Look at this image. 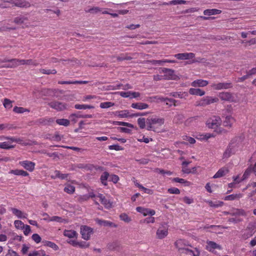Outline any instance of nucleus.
Returning <instances> with one entry per match:
<instances>
[{"label": "nucleus", "instance_id": "f257e3e1", "mask_svg": "<svg viewBox=\"0 0 256 256\" xmlns=\"http://www.w3.org/2000/svg\"><path fill=\"white\" fill-rule=\"evenodd\" d=\"M164 123V120L162 118H148L146 119V125L147 130H154V125L156 124H158L160 126L162 125Z\"/></svg>", "mask_w": 256, "mask_h": 256}, {"label": "nucleus", "instance_id": "f03ea898", "mask_svg": "<svg viewBox=\"0 0 256 256\" xmlns=\"http://www.w3.org/2000/svg\"><path fill=\"white\" fill-rule=\"evenodd\" d=\"M0 62H8V64H4L1 66L5 68H14L21 65L20 60L16 58H4L2 60H0Z\"/></svg>", "mask_w": 256, "mask_h": 256}, {"label": "nucleus", "instance_id": "7ed1b4c3", "mask_svg": "<svg viewBox=\"0 0 256 256\" xmlns=\"http://www.w3.org/2000/svg\"><path fill=\"white\" fill-rule=\"evenodd\" d=\"M222 120L220 116H214L208 118L206 122V125L210 128H216L220 125Z\"/></svg>", "mask_w": 256, "mask_h": 256}, {"label": "nucleus", "instance_id": "20e7f679", "mask_svg": "<svg viewBox=\"0 0 256 256\" xmlns=\"http://www.w3.org/2000/svg\"><path fill=\"white\" fill-rule=\"evenodd\" d=\"M218 102V98L216 97L207 96L203 98L197 102L196 106H205L206 105H208L214 102Z\"/></svg>", "mask_w": 256, "mask_h": 256}, {"label": "nucleus", "instance_id": "39448f33", "mask_svg": "<svg viewBox=\"0 0 256 256\" xmlns=\"http://www.w3.org/2000/svg\"><path fill=\"white\" fill-rule=\"evenodd\" d=\"M48 104L52 108L57 111H62L67 108L68 105L58 100H52Z\"/></svg>", "mask_w": 256, "mask_h": 256}, {"label": "nucleus", "instance_id": "423d86ee", "mask_svg": "<svg viewBox=\"0 0 256 256\" xmlns=\"http://www.w3.org/2000/svg\"><path fill=\"white\" fill-rule=\"evenodd\" d=\"M174 245L180 254H184L186 249L189 246L192 247L187 241L184 240H176L174 243Z\"/></svg>", "mask_w": 256, "mask_h": 256}, {"label": "nucleus", "instance_id": "0eeeda50", "mask_svg": "<svg viewBox=\"0 0 256 256\" xmlns=\"http://www.w3.org/2000/svg\"><path fill=\"white\" fill-rule=\"evenodd\" d=\"M80 234L83 239L86 240H88L93 234V229L87 226H80Z\"/></svg>", "mask_w": 256, "mask_h": 256}, {"label": "nucleus", "instance_id": "6e6552de", "mask_svg": "<svg viewBox=\"0 0 256 256\" xmlns=\"http://www.w3.org/2000/svg\"><path fill=\"white\" fill-rule=\"evenodd\" d=\"M168 226L166 223H162L156 232V236L159 239H162L168 234Z\"/></svg>", "mask_w": 256, "mask_h": 256}, {"label": "nucleus", "instance_id": "1a4fd4ad", "mask_svg": "<svg viewBox=\"0 0 256 256\" xmlns=\"http://www.w3.org/2000/svg\"><path fill=\"white\" fill-rule=\"evenodd\" d=\"M8 2L14 4V6L21 8H27L30 6V4L28 2L24 0H10L8 1Z\"/></svg>", "mask_w": 256, "mask_h": 256}, {"label": "nucleus", "instance_id": "9d476101", "mask_svg": "<svg viewBox=\"0 0 256 256\" xmlns=\"http://www.w3.org/2000/svg\"><path fill=\"white\" fill-rule=\"evenodd\" d=\"M212 87L215 90H220L222 89H228L232 87L231 82H220L218 84H213Z\"/></svg>", "mask_w": 256, "mask_h": 256}, {"label": "nucleus", "instance_id": "9b49d317", "mask_svg": "<svg viewBox=\"0 0 256 256\" xmlns=\"http://www.w3.org/2000/svg\"><path fill=\"white\" fill-rule=\"evenodd\" d=\"M174 56L178 60H186L192 59L194 58L195 54L192 52L179 53L176 54Z\"/></svg>", "mask_w": 256, "mask_h": 256}, {"label": "nucleus", "instance_id": "f8f14e48", "mask_svg": "<svg viewBox=\"0 0 256 256\" xmlns=\"http://www.w3.org/2000/svg\"><path fill=\"white\" fill-rule=\"evenodd\" d=\"M218 97L222 100L228 101L230 102H233L234 100V97L232 94L229 92H220Z\"/></svg>", "mask_w": 256, "mask_h": 256}, {"label": "nucleus", "instance_id": "ddd939ff", "mask_svg": "<svg viewBox=\"0 0 256 256\" xmlns=\"http://www.w3.org/2000/svg\"><path fill=\"white\" fill-rule=\"evenodd\" d=\"M54 122L52 118H42L36 120V124L43 126L50 125Z\"/></svg>", "mask_w": 256, "mask_h": 256}, {"label": "nucleus", "instance_id": "4468645a", "mask_svg": "<svg viewBox=\"0 0 256 256\" xmlns=\"http://www.w3.org/2000/svg\"><path fill=\"white\" fill-rule=\"evenodd\" d=\"M137 212L142 214L144 216H146L148 214L152 216H154L156 212L154 210L150 208H144L141 206H138L136 208Z\"/></svg>", "mask_w": 256, "mask_h": 256}, {"label": "nucleus", "instance_id": "2eb2a0df", "mask_svg": "<svg viewBox=\"0 0 256 256\" xmlns=\"http://www.w3.org/2000/svg\"><path fill=\"white\" fill-rule=\"evenodd\" d=\"M20 164L25 169L30 172H32L34 168L35 164L30 161L24 160L20 162Z\"/></svg>", "mask_w": 256, "mask_h": 256}, {"label": "nucleus", "instance_id": "dca6fc26", "mask_svg": "<svg viewBox=\"0 0 256 256\" xmlns=\"http://www.w3.org/2000/svg\"><path fill=\"white\" fill-rule=\"evenodd\" d=\"M96 224H98V225L100 226H109V227H116V225L114 223L110 222L108 220H100L99 218H96Z\"/></svg>", "mask_w": 256, "mask_h": 256}, {"label": "nucleus", "instance_id": "f3484780", "mask_svg": "<svg viewBox=\"0 0 256 256\" xmlns=\"http://www.w3.org/2000/svg\"><path fill=\"white\" fill-rule=\"evenodd\" d=\"M228 214L232 216H246V213L244 210L238 208H232L228 212Z\"/></svg>", "mask_w": 256, "mask_h": 256}, {"label": "nucleus", "instance_id": "a211bd4d", "mask_svg": "<svg viewBox=\"0 0 256 256\" xmlns=\"http://www.w3.org/2000/svg\"><path fill=\"white\" fill-rule=\"evenodd\" d=\"M235 122V119L231 116H226L223 122V125L225 127L231 128Z\"/></svg>", "mask_w": 256, "mask_h": 256}, {"label": "nucleus", "instance_id": "6ab92c4d", "mask_svg": "<svg viewBox=\"0 0 256 256\" xmlns=\"http://www.w3.org/2000/svg\"><path fill=\"white\" fill-rule=\"evenodd\" d=\"M28 18L23 16H20L16 17L14 19V22L17 24L24 25L27 26Z\"/></svg>", "mask_w": 256, "mask_h": 256}, {"label": "nucleus", "instance_id": "aec40b11", "mask_svg": "<svg viewBox=\"0 0 256 256\" xmlns=\"http://www.w3.org/2000/svg\"><path fill=\"white\" fill-rule=\"evenodd\" d=\"M207 246H206V250L209 251H212L215 249H218L221 250L222 247L220 246L218 244L215 242H212V241H208L206 242Z\"/></svg>", "mask_w": 256, "mask_h": 256}, {"label": "nucleus", "instance_id": "412c9836", "mask_svg": "<svg viewBox=\"0 0 256 256\" xmlns=\"http://www.w3.org/2000/svg\"><path fill=\"white\" fill-rule=\"evenodd\" d=\"M234 147V146L232 144L228 147L223 154V158H228L230 157L232 154L234 153L235 152Z\"/></svg>", "mask_w": 256, "mask_h": 256}, {"label": "nucleus", "instance_id": "4be33fe9", "mask_svg": "<svg viewBox=\"0 0 256 256\" xmlns=\"http://www.w3.org/2000/svg\"><path fill=\"white\" fill-rule=\"evenodd\" d=\"M228 172V170L226 167H222L220 168L216 173L214 176V178L222 177Z\"/></svg>", "mask_w": 256, "mask_h": 256}, {"label": "nucleus", "instance_id": "5701e85b", "mask_svg": "<svg viewBox=\"0 0 256 256\" xmlns=\"http://www.w3.org/2000/svg\"><path fill=\"white\" fill-rule=\"evenodd\" d=\"M132 108H133L142 110L146 109L148 108V105L146 103L143 102H136L132 103L131 105Z\"/></svg>", "mask_w": 256, "mask_h": 256}, {"label": "nucleus", "instance_id": "b1692460", "mask_svg": "<svg viewBox=\"0 0 256 256\" xmlns=\"http://www.w3.org/2000/svg\"><path fill=\"white\" fill-rule=\"evenodd\" d=\"M54 175L51 176V178L52 179H56V178H59L61 180H64V179H66L68 176V174H62L60 171L58 170H54Z\"/></svg>", "mask_w": 256, "mask_h": 256}, {"label": "nucleus", "instance_id": "393cba45", "mask_svg": "<svg viewBox=\"0 0 256 256\" xmlns=\"http://www.w3.org/2000/svg\"><path fill=\"white\" fill-rule=\"evenodd\" d=\"M64 235L70 238H77L78 234L76 231L74 230H65L63 232Z\"/></svg>", "mask_w": 256, "mask_h": 256}, {"label": "nucleus", "instance_id": "a878e982", "mask_svg": "<svg viewBox=\"0 0 256 256\" xmlns=\"http://www.w3.org/2000/svg\"><path fill=\"white\" fill-rule=\"evenodd\" d=\"M208 84V82L202 80H194L192 83V86L194 87H203L206 86Z\"/></svg>", "mask_w": 256, "mask_h": 256}, {"label": "nucleus", "instance_id": "bb28decb", "mask_svg": "<svg viewBox=\"0 0 256 256\" xmlns=\"http://www.w3.org/2000/svg\"><path fill=\"white\" fill-rule=\"evenodd\" d=\"M11 210L13 214L20 218H26L28 216L26 214L24 213L21 210L16 208H11Z\"/></svg>", "mask_w": 256, "mask_h": 256}, {"label": "nucleus", "instance_id": "cd10ccee", "mask_svg": "<svg viewBox=\"0 0 256 256\" xmlns=\"http://www.w3.org/2000/svg\"><path fill=\"white\" fill-rule=\"evenodd\" d=\"M44 220L47 221H54L64 224L68 222V220H66L62 218V217L58 216H53L51 217L50 219H48L47 218H44Z\"/></svg>", "mask_w": 256, "mask_h": 256}, {"label": "nucleus", "instance_id": "c85d7f7f", "mask_svg": "<svg viewBox=\"0 0 256 256\" xmlns=\"http://www.w3.org/2000/svg\"><path fill=\"white\" fill-rule=\"evenodd\" d=\"M10 174H14L16 176H28V173L26 171L22 170H12L9 172Z\"/></svg>", "mask_w": 256, "mask_h": 256}, {"label": "nucleus", "instance_id": "c756f323", "mask_svg": "<svg viewBox=\"0 0 256 256\" xmlns=\"http://www.w3.org/2000/svg\"><path fill=\"white\" fill-rule=\"evenodd\" d=\"M189 93L192 95L202 96L205 94V92L200 88H190L189 90Z\"/></svg>", "mask_w": 256, "mask_h": 256}, {"label": "nucleus", "instance_id": "7c9ffc66", "mask_svg": "<svg viewBox=\"0 0 256 256\" xmlns=\"http://www.w3.org/2000/svg\"><path fill=\"white\" fill-rule=\"evenodd\" d=\"M184 254H188L192 256H200V252L196 248H194V250L187 248Z\"/></svg>", "mask_w": 256, "mask_h": 256}, {"label": "nucleus", "instance_id": "2f4dec72", "mask_svg": "<svg viewBox=\"0 0 256 256\" xmlns=\"http://www.w3.org/2000/svg\"><path fill=\"white\" fill-rule=\"evenodd\" d=\"M42 243L44 246L51 248L54 250H58L59 249L58 246L53 242L48 240H43Z\"/></svg>", "mask_w": 256, "mask_h": 256}, {"label": "nucleus", "instance_id": "473e14b6", "mask_svg": "<svg viewBox=\"0 0 256 256\" xmlns=\"http://www.w3.org/2000/svg\"><path fill=\"white\" fill-rule=\"evenodd\" d=\"M116 114L120 118H125L128 117H130L131 114H130L128 110H123L116 112Z\"/></svg>", "mask_w": 256, "mask_h": 256}, {"label": "nucleus", "instance_id": "72a5a7b5", "mask_svg": "<svg viewBox=\"0 0 256 256\" xmlns=\"http://www.w3.org/2000/svg\"><path fill=\"white\" fill-rule=\"evenodd\" d=\"M242 196V194H232L227 196L225 197L224 200H233L236 199H239Z\"/></svg>", "mask_w": 256, "mask_h": 256}, {"label": "nucleus", "instance_id": "f704fd0d", "mask_svg": "<svg viewBox=\"0 0 256 256\" xmlns=\"http://www.w3.org/2000/svg\"><path fill=\"white\" fill-rule=\"evenodd\" d=\"M94 108V107L93 106L88 105V104H76L74 105V108L77 110H86L87 108L92 109V108Z\"/></svg>", "mask_w": 256, "mask_h": 256}, {"label": "nucleus", "instance_id": "c9c22d12", "mask_svg": "<svg viewBox=\"0 0 256 256\" xmlns=\"http://www.w3.org/2000/svg\"><path fill=\"white\" fill-rule=\"evenodd\" d=\"M190 162L184 161L182 162V171L184 174H190L191 172L190 169L188 168V165Z\"/></svg>", "mask_w": 256, "mask_h": 256}, {"label": "nucleus", "instance_id": "e433bc0d", "mask_svg": "<svg viewBox=\"0 0 256 256\" xmlns=\"http://www.w3.org/2000/svg\"><path fill=\"white\" fill-rule=\"evenodd\" d=\"M109 176H110V174H109L108 172H104L102 174V176H100V180H101L102 183L104 185V186L107 185L106 180Z\"/></svg>", "mask_w": 256, "mask_h": 256}, {"label": "nucleus", "instance_id": "4c0bfd02", "mask_svg": "<svg viewBox=\"0 0 256 256\" xmlns=\"http://www.w3.org/2000/svg\"><path fill=\"white\" fill-rule=\"evenodd\" d=\"M56 122L60 126H67L70 124V120L67 119L61 118V119H57L56 120Z\"/></svg>", "mask_w": 256, "mask_h": 256}, {"label": "nucleus", "instance_id": "58836bf2", "mask_svg": "<svg viewBox=\"0 0 256 256\" xmlns=\"http://www.w3.org/2000/svg\"><path fill=\"white\" fill-rule=\"evenodd\" d=\"M13 110L14 112H15L16 113H18V114H22L24 112H30V110L28 109L22 107H18V106H15Z\"/></svg>", "mask_w": 256, "mask_h": 256}, {"label": "nucleus", "instance_id": "ea45409f", "mask_svg": "<svg viewBox=\"0 0 256 256\" xmlns=\"http://www.w3.org/2000/svg\"><path fill=\"white\" fill-rule=\"evenodd\" d=\"M75 187L73 186L68 184L64 188V191L68 194H72L74 192Z\"/></svg>", "mask_w": 256, "mask_h": 256}, {"label": "nucleus", "instance_id": "a19ab883", "mask_svg": "<svg viewBox=\"0 0 256 256\" xmlns=\"http://www.w3.org/2000/svg\"><path fill=\"white\" fill-rule=\"evenodd\" d=\"M172 181L176 182H179L180 184H183L185 186H188L190 184V182L186 181L184 179L180 178H175L172 179Z\"/></svg>", "mask_w": 256, "mask_h": 256}, {"label": "nucleus", "instance_id": "79ce46f5", "mask_svg": "<svg viewBox=\"0 0 256 256\" xmlns=\"http://www.w3.org/2000/svg\"><path fill=\"white\" fill-rule=\"evenodd\" d=\"M102 8H100L98 6H95V7L90 8L88 10H86V12H90V13L93 14H96L99 12H102Z\"/></svg>", "mask_w": 256, "mask_h": 256}, {"label": "nucleus", "instance_id": "37998d69", "mask_svg": "<svg viewBox=\"0 0 256 256\" xmlns=\"http://www.w3.org/2000/svg\"><path fill=\"white\" fill-rule=\"evenodd\" d=\"M12 102L9 99L4 98V100L3 104L6 108L9 110L12 106Z\"/></svg>", "mask_w": 256, "mask_h": 256}, {"label": "nucleus", "instance_id": "c03bdc74", "mask_svg": "<svg viewBox=\"0 0 256 256\" xmlns=\"http://www.w3.org/2000/svg\"><path fill=\"white\" fill-rule=\"evenodd\" d=\"M114 103L109 102H102L100 104V108H109L111 106H114Z\"/></svg>", "mask_w": 256, "mask_h": 256}, {"label": "nucleus", "instance_id": "a18cd8bd", "mask_svg": "<svg viewBox=\"0 0 256 256\" xmlns=\"http://www.w3.org/2000/svg\"><path fill=\"white\" fill-rule=\"evenodd\" d=\"M138 124L140 128H144L146 124V120L144 118H139L138 120Z\"/></svg>", "mask_w": 256, "mask_h": 256}, {"label": "nucleus", "instance_id": "49530a36", "mask_svg": "<svg viewBox=\"0 0 256 256\" xmlns=\"http://www.w3.org/2000/svg\"><path fill=\"white\" fill-rule=\"evenodd\" d=\"M132 58L131 56H128L126 54H121L120 56L116 57V60L118 61H122L124 60H131Z\"/></svg>", "mask_w": 256, "mask_h": 256}, {"label": "nucleus", "instance_id": "de8ad7c7", "mask_svg": "<svg viewBox=\"0 0 256 256\" xmlns=\"http://www.w3.org/2000/svg\"><path fill=\"white\" fill-rule=\"evenodd\" d=\"M40 72L44 74H56V70H46V69H40Z\"/></svg>", "mask_w": 256, "mask_h": 256}, {"label": "nucleus", "instance_id": "09e8293b", "mask_svg": "<svg viewBox=\"0 0 256 256\" xmlns=\"http://www.w3.org/2000/svg\"><path fill=\"white\" fill-rule=\"evenodd\" d=\"M14 224L15 226L18 229H23L25 226L21 220H15L14 222Z\"/></svg>", "mask_w": 256, "mask_h": 256}, {"label": "nucleus", "instance_id": "8fccbe9b", "mask_svg": "<svg viewBox=\"0 0 256 256\" xmlns=\"http://www.w3.org/2000/svg\"><path fill=\"white\" fill-rule=\"evenodd\" d=\"M14 146H9L8 142H0V148L3 149H10L14 148Z\"/></svg>", "mask_w": 256, "mask_h": 256}, {"label": "nucleus", "instance_id": "3c124183", "mask_svg": "<svg viewBox=\"0 0 256 256\" xmlns=\"http://www.w3.org/2000/svg\"><path fill=\"white\" fill-rule=\"evenodd\" d=\"M177 102H178L177 100H176L174 99L170 98H168V100H166V105H168L169 106H171L172 105L176 106L177 105L176 104Z\"/></svg>", "mask_w": 256, "mask_h": 256}, {"label": "nucleus", "instance_id": "603ef678", "mask_svg": "<svg viewBox=\"0 0 256 256\" xmlns=\"http://www.w3.org/2000/svg\"><path fill=\"white\" fill-rule=\"evenodd\" d=\"M148 62L153 65H163L164 63V60H150L148 61Z\"/></svg>", "mask_w": 256, "mask_h": 256}, {"label": "nucleus", "instance_id": "864d4df0", "mask_svg": "<svg viewBox=\"0 0 256 256\" xmlns=\"http://www.w3.org/2000/svg\"><path fill=\"white\" fill-rule=\"evenodd\" d=\"M155 172L158 173L162 174H166L168 175L172 174V172H171L170 171H168V170L166 171V170H164L160 169L158 168H156L155 170Z\"/></svg>", "mask_w": 256, "mask_h": 256}, {"label": "nucleus", "instance_id": "5fc2aeb1", "mask_svg": "<svg viewBox=\"0 0 256 256\" xmlns=\"http://www.w3.org/2000/svg\"><path fill=\"white\" fill-rule=\"evenodd\" d=\"M20 60V64H33V65H36V64L33 62L32 60Z\"/></svg>", "mask_w": 256, "mask_h": 256}, {"label": "nucleus", "instance_id": "6e6d98bb", "mask_svg": "<svg viewBox=\"0 0 256 256\" xmlns=\"http://www.w3.org/2000/svg\"><path fill=\"white\" fill-rule=\"evenodd\" d=\"M120 218L121 220L128 222L131 220L130 218L126 214H122L120 215Z\"/></svg>", "mask_w": 256, "mask_h": 256}, {"label": "nucleus", "instance_id": "4d7b16f0", "mask_svg": "<svg viewBox=\"0 0 256 256\" xmlns=\"http://www.w3.org/2000/svg\"><path fill=\"white\" fill-rule=\"evenodd\" d=\"M168 192L170 194H180V190L179 189L176 188H171L168 189Z\"/></svg>", "mask_w": 256, "mask_h": 256}, {"label": "nucleus", "instance_id": "13d9d810", "mask_svg": "<svg viewBox=\"0 0 256 256\" xmlns=\"http://www.w3.org/2000/svg\"><path fill=\"white\" fill-rule=\"evenodd\" d=\"M184 94L182 92H172L170 94V96H172L173 97L175 98H184Z\"/></svg>", "mask_w": 256, "mask_h": 256}, {"label": "nucleus", "instance_id": "bf43d9fd", "mask_svg": "<svg viewBox=\"0 0 256 256\" xmlns=\"http://www.w3.org/2000/svg\"><path fill=\"white\" fill-rule=\"evenodd\" d=\"M32 238L33 240H34L36 243L38 244L41 241V238L40 236L36 234H33L32 235Z\"/></svg>", "mask_w": 256, "mask_h": 256}, {"label": "nucleus", "instance_id": "052dcab7", "mask_svg": "<svg viewBox=\"0 0 256 256\" xmlns=\"http://www.w3.org/2000/svg\"><path fill=\"white\" fill-rule=\"evenodd\" d=\"M101 203L107 208H110L112 206V204L110 200L106 199L105 197L104 198H103L101 202Z\"/></svg>", "mask_w": 256, "mask_h": 256}, {"label": "nucleus", "instance_id": "680f3d73", "mask_svg": "<svg viewBox=\"0 0 256 256\" xmlns=\"http://www.w3.org/2000/svg\"><path fill=\"white\" fill-rule=\"evenodd\" d=\"M117 93L122 98H130V92H118Z\"/></svg>", "mask_w": 256, "mask_h": 256}, {"label": "nucleus", "instance_id": "e2e57ef3", "mask_svg": "<svg viewBox=\"0 0 256 256\" xmlns=\"http://www.w3.org/2000/svg\"><path fill=\"white\" fill-rule=\"evenodd\" d=\"M110 150H120L123 148L118 144H114L112 146H108Z\"/></svg>", "mask_w": 256, "mask_h": 256}, {"label": "nucleus", "instance_id": "0e129e2a", "mask_svg": "<svg viewBox=\"0 0 256 256\" xmlns=\"http://www.w3.org/2000/svg\"><path fill=\"white\" fill-rule=\"evenodd\" d=\"M119 180V178L116 174H112L110 176V180L112 181L114 183H116Z\"/></svg>", "mask_w": 256, "mask_h": 256}, {"label": "nucleus", "instance_id": "69168bd1", "mask_svg": "<svg viewBox=\"0 0 256 256\" xmlns=\"http://www.w3.org/2000/svg\"><path fill=\"white\" fill-rule=\"evenodd\" d=\"M171 72L168 71L167 73H166L165 76L168 79H170L173 78L174 76V70L170 69Z\"/></svg>", "mask_w": 256, "mask_h": 256}, {"label": "nucleus", "instance_id": "338daca9", "mask_svg": "<svg viewBox=\"0 0 256 256\" xmlns=\"http://www.w3.org/2000/svg\"><path fill=\"white\" fill-rule=\"evenodd\" d=\"M252 171V170L250 168H248L245 172H244L242 177V180H244L248 178L249 176L250 172Z\"/></svg>", "mask_w": 256, "mask_h": 256}, {"label": "nucleus", "instance_id": "774afa93", "mask_svg": "<svg viewBox=\"0 0 256 256\" xmlns=\"http://www.w3.org/2000/svg\"><path fill=\"white\" fill-rule=\"evenodd\" d=\"M24 230V235L28 236L30 232V227L28 225H25L23 228Z\"/></svg>", "mask_w": 256, "mask_h": 256}]
</instances>
